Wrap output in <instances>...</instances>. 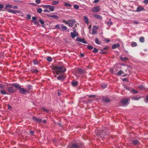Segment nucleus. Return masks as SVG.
Wrapping results in <instances>:
<instances>
[{"label": "nucleus", "instance_id": "obj_1", "mask_svg": "<svg viewBox=\"0 0 148 148\" xmlns=\"http://www.w3.org/2000/svg\"><path fill=\"white\" fill-rule=\"evenodd\" d=\"M51 68L54 70V73H56V75H59L64 73L66 71V69L63 65H56L52 66Z\"/></svg>", "mask_w": 148, "mask_h": 148}, {"label": "nucleus", "instance_id": "obj_2", "mask_svg": "<svg viewBox=\"0 0 148 148\" xmlns=\"http://www.w3.org/2000/svg\"><path fill=\"white\" fill-rule=\"evenodd\" d=\"M12 85L16 88H17L19 89V92L21 94L25 95L26 93L29 92V90H27L23 88H21V86L19 84L14 83L12 84Z\"/></svg>", "mask_w": 148, "mask_h": 148}, {"label": "nucleus", "instance_id": "obj_3", "mask_svg": "<svg viewBox=\"0 0 148 148\" xmlns=\"http://www.w3.org/2000/svg\"><path fill=\"white\" fill-rule=\"evenodd\" d=\"M71 148H82V144L79 143H73L71 146Z\"/></svg>", "mask_w": 148, "mask_h": 148}, {"label": "nucleus", "instance_id": "obj_4", "mask_svg": "<svg viewBox=\"0 0 148 148\" xmlns=\"http://www.w3.org/2000/svg\"><path fill=\"white\" fill-rule=\"evenodd\" d=\"M75 23V20L73 19L70 20L68 21L67 24L68 25L69 27H71L73 26L74 23Z\"/></svg>", "mask_w": 148, "mask_h": 148}, {"label": "nucleus", "instance_id": "obj_5", "mask_svg": "<svg viewBox=\"0 0 148 148\" xmlns=\"http://www.w3.org/2000/svg\"><path fill=\"white\" fill-rule=\"evenodd\" d=\"M100 9V7L99 6H95L93 7L92 8V11L94 12H96L99 11Z\"/></svg>", "mask_w": 148, "mask_h": 148}, {"label": "nucleus", "instance_id": "obj_6", "mask_svg": "<svg viewBox=\"0 0 148 148\" xmlns=\"http://www.w3.org/2000/svg\"><path fill=\"white\" fill-rule=\"evenodd\" d=\"M73 32H71V35L72 38H75V37L77 36L78 35V33L75 30H74Z\"/></svg>", "mask_w": 148, "mask_h": 148}, {"label": "nucleus", "instance_id": "obj_7", "mask_svg": "<svg viewBox=\"0 0 148 148\" xmlns=\"http://www.w3.org/2000/svg\"><path fill=\"white\" fill-rule=\"evenodd\" d=\"M130 100L129 99L127 98H125L123 99L121 101V103L124 105L126 104L127 103H128V101H129Z\"/></svg>", "mask_w": 148, "mask_h": 148}, {"label": "nucleus", "instance_id": "obj_8", "mask_svg": "<svg viewBox=\"0 0 148 148\" xmlns=\"http://www.w3.org/2000/svg\"><path fill=\"white\" fill-rule=\"evenodd\" d=\"M32 119L34 121H36L38 123H41L42 121V120L39 118H37L35 116L32 118Z\"/></svg>", "mask_w": 148, "mask_h": 148}, {"label": "nucleus", "instance_id": "obj_9", "mask_svg": "<svg viewBox=\"0 0 148 148\" xmlns=\"http://www.w3.org/2000/svg\"><path fill=\"white\" fill-rule=\"evenodd\" d=\"M76 40L77 41L80 42L84 44H86L87 43V42L85 40L84 38L81 39L79 37H77L76 38Z\"/></svg>", "mask_w": 148, "mask_h": 148}, {"label": "nucleus", "instance_id": "obj_10", "mask_svg": "<svg viewBox=\"0 0 148 148\" xmlns=\"http://www.w3.org/2000/svg\"><path fill=\"white\" fill-rule=\"evenodd\" d=\"M7 89L10 93H13L15 91L14 88L13 87H8Z\"/></svg>", "mask_w": 148, "mask_h": 148}, {"label": "nucleus", "instance_id": "obj_11", "mask_svg": "<svg viewBox=\"0 0 148 148\" xmlns=\"http://www.w3.org/2000/svg\"><path fill=\"white\" fill-rule=\"evenodd\" d=\"M97 29V27L96 26H93V28H92V34L95 35L97 33L96 30Z\"/></svg>", "mask_w": 148, "mask_h": 148}, {"label": "nucleus", "instance_id": "obj_12", "mask_svg": "<svg viewBox=\"0 0 148 148\" xmlns=\"http://www.w3.org/2000/svg\"><path fill=\"white\" fill-rule=\"evenodd\" d=\"M77 72L80 73V74L83 75L86 73V71L85 70H82L81 69H78L77 70Z\"/></svg>", "mask_w": 148, "mask_h": 148}, {"label": "nucleus", "instance_id": "obj_13", "mask_svg": "<svg viewBox=\"0 0 148 148\" xmlns=\"http://www.w3.org/2000/svg\"><path fill=\"white\" fill-rule=\"evenodd\" d=\"M144 8L142 7H139L137 8L136 11L140 12L142 11H144Z\"/></svg>", "mask_w": 148, "mask_h": 148}, {"label": "nucleus", "instance_id": "obj_14", "mask_svg": "<svg viewBox=\"0 0 148 148\" xmlns=\"http://www.w3.org/2000/svg\"><path fill=\"white\" fill-rule=\"evenodd\" d=\"M120 47V45L119 43H117L116 44H114L112 46V49H115L117 47Z\"/></svg>", "mask_w": 148, "mask_h": 148}, {"label": "nucleus", "instance_id": "obj_15", "mask_svg": "<svg viewBox=\"0 0 148 148\" xmlns=\"http://www.w3.org/2000/svg\"><path fill=\"white\" fill-rule=\"evenodd\" d=\"M71 83L73 86L74 87L76 86L78 84V82L75 80L73 81Z\"/></svg>", "mask_w": 148, "mask_h": 148}, {"label": "nucleus", "instance_id": "obj_16", "mask_svg": "<svg viewBox=\"0 0 148 148\" xmlns=\"http://www.w3.org/2000/svg\"><path fill=\"white\" fill-rule=\"evenodd\" d=\"M47 16L48 17H51L54 18L56 19V20L58 19L59 18V17L58 16H57L56 15H55V14H53V15H48Z\"/></svg>", "mask_w": 148, "mask_h": 148}, {"label": "nucleus", "instance_id": "obj_17", "mask_svg": "<svg viewBox=\"0 0 148 148\" xmlns=\"http://www.w3.org/2000/svg\"><path fill=\"white\" fill-rule=\"evenodd\" d=\"M140 97L138 95L135 96L133 97L132 98L134 100H138L140 99Z\"/></svg>", "mask_w": 148, "mask_h": 148}, {"label": "nucleus", "instance_id": "obj_18", "mask_svg": "<svg viewBox=\"0 0 148 148\" xmlns=\"http://www.w3.org/2000/svg\"><path fill=\"white\" fill-rule=\"evenodd\" d=\"M18 10H14L12 9H10L8 11L9 12L13 14H16V12H18Z\"/></svg>", "mask_w": 148, "mask_h": 148}, {"label": "nucleus", "instance_id": "obj_19", "mask_svg": "<svg viewBox=\"0 0 148 148\" xmlns=\"http://www.w3.org/2000/svg\"><path fill=\"white\" fill-rule=\"evenodd\" d=\"M102 100L104 102H107V103L109 102L110 101L109 99L107 97L102 98Z\"/></svg>", "mask_w": 148, "mask_h": 148}, {"label": "nucleus", "instance_id": "obj_20", "mask_svg": "<svg viewBox=\"0 0 148 148\" xmlns=\"http://www.w3.org/2000/svg\"><path fill=\"white\" fill-rule=\"evenodd\" d=\"M64 77L63 75H59L57 79L59 80H62L64 79Z\"/></svg>", "mask_w": 148, "mask_h": 148}, {"label": "nucleus", "instance_id": "obj_21", "mask_svg": "<svg viewBox=\"0 0 148 148\" xmlns=\"http://www.w3.org/2000/svg\"><path fill=\"white\" fill-rule=\"evenodd\" d=\"M102 41L105 42V43H108L110 41L109 38H102Z\"/></svg>", "mask_w": 148, "mask_h": 148}, {"label": "nucleus", "instance_id": "obj_22", "mask_svg": "<svg viewBox=\"0 0 148 148\" xmlns=\"http://www.w3.org/2000/svg\"><path fill=\"white\" fill-rule=\"evenodd\" d=\"M133 143L135 145H137L139 144V142L137 140H134L133 141Z\"/></svg>", "mask_w": 148, "mask_h": 148}, {"label": "nucleus", "instance_id": "obj_23", "mask_svg": "<svg viewBox=\"0 0 148 148\" xmlns=\"http://www.w3.org/2000/svg\"><path fill=\"white\" fill-rule=\"evenodd\" d=\"M12 8V5H11L8 4L6 5L5 7V9H7L8 8Z\"/></svg>", "mask_w": 148, "mask_h": 148}, {"label": "nucleus", "instance_id": "obj_24", "mask_svg": "<svg viewBox=\"0 0 148 148\" xmlns=\"http://www.w3.org/2000/svg\"><path fill=\"white\" fill-rule=\"evenodd\" d=\"M139 40L141 42H143L145 41L144 38L143 36L140 37L139 38Z\"/></svg>", "mask_w": 148, "mask_h": 148}, {"label": "nucleus", "instance_id": "obj_25", "mask_svg": "<svg viewBox=\"0 0 148 148\" xmlns=\"http://www.w3.org/2000/svg\"><path fill=\"white\" fill-rule=\"evenodd\" d=\"M54 7L53 6H51L50 5H49V6L48 8V9H49L50 11H54Z\"/></svg>", "mask_w": 148, "mask_h": 148}, {"label": "nucleus", "instance_id": "obj_26", "mask_svg": "<svg viewBox=\"0 0 148 148\" xmlns=\"http://www.w3.org/2000/svg\"><path fill=\"white\" fill-rule=\"evenodd\" d=\"M61 28L63 30H66L67 29V27L64 25L63 24L61 25Z\"/></svg>", "mask_w": 148, "mask_h": 148}, {"label": "nucleus", "instance_id": "obj_27", "mask_svg": "<svg viewBox=\"0 0 148 148\" xmlns=\"http://www.w3.org/2000/svg\"><path fill=\"white\" fill-rule=\"evenodd\" d=\"M84 20L86 23L88 24V19L86 16L84 17Z\"/></svg>", "mask_w": 148, "mask_h": 148}, {"label": "nucleus", "instance_id": "obj_28", "mask_svg": "<svg viewBox=\"0 0 148 148\" xmlns=\"http://www.w3.org/2000/svg\"><path fill=\"white\" fill-rule=\"evenodd\" d=\"M137 44L136 42H132L131 44V46L132 47H135L137 46Z\"/></svg>", "mask_w": 148, "mask_h": 148}, {"label": "nucleus", "instance_id": "obj_29", "mask_svg": "<svg viewBox=\"0 0 148 148\" xmlns=\"http://www.w3.org/2000/svg\"><path fill=\"white\" fill-rule=\"evenodd\" d=\"M95 42L96 43L98 44H100L101 43V42L99 41V40L97 38H96L95 40Z\"/></svg>", "mask_w": 148, "mask_h": 148}, {"label": "nucleus", "instance_id": "obj_30", "mask_svg": "<svg viewBox=\"0 0 148 148\" xmlns=\"http://www.w3.org/2000/svg\"><path fill=\"white\" fill-rule=\"evenodd\" d=\"M124 86L126 90L129 91L130 92V91L132 89V88L128 86Z\"/></svg>", "mask_w": 148, "mask_h": 148}, {"label": "nucleus", "instance_id": "obj_31", "mask_svg": "<svg viewBox=\"0 0 148 148\" xmlns=\"http://www.w3.org/2000/svg\"><path fill=\"white\" fill-rule=\"evenodd\" d=\"M130 92H132L134 94H136V93H138V91L134 90V89L132 88V89L130 91Z\"/></svg>", "mask_w": 148, "mask_h": 148}, {"label": "nucleus", "instance_id": "obj_32", "mask_svg": "<svg viewBox=\"0 0 148 148\" xmlns=\"http://www.w3.org/2000/svg\"><path fill=\"white\" fill-rule=\"evenodd\" d=\"M123 73V72L122 71L120 70L116 73V75H122Z\"/></svg>", "mask_w": 148, "mask_h": 148}, {"label": "nucleus", "instance_id": "obj_33", "mask_svg": "<svg viewBox=\"0 0 148 148\" xmlns=\"http://www.w3.org/2000/svg\"><path fill=\"white\" fill-rule=\"evenodd\" d=\"M41 6L42 7H43L45 8L46 9H48L49 7V5H42Z\"/></svg>", "mask_w": 148, "mask_h": 148}, {"label": "nucleus", "instance_id": "obj_34", "mask_svg": "<svg viewBox=\"0 0 148 148\" xmlns=\"http://www.w3.org/2000/svg\"><path fill=\"white\" fill-rule=\"evenodd\" d=\"M59 3V1H53L52 2V4L53 5H57Z\"/></svg>", "mask_w": 148, "mask_h": 148}, {"label": "nucleus", "instance_id": "obj_35", "mask_svg": "<svg viewBox=\"0 0 148 148\" xmlns=\"http://www.w3.org/2000/svg\"><path fill=\"white\" fill-rule=\"evenodd\" d=\"M42 11V10L41 8H39L37 10V12L39 13H40Z\"/></svg>", "mask_w": 148, "mask_h": 148}, {"label": "nucleus", "instance_id": "obj_36", "mask_svg": "<svg viewBox=\"0 0 148 148\" xmlns=\"http://www.w3.org/2000/svg\"><path fill=\"white\" fill-rule=\"evenodd\" d=\"M32 72L33 73H37L38 72V71L37 69H35L34 70H32Z\"/></svg>", "mask_w": 148, "mask_h": 148}, {"label": "nucleus", "instance_id": "obj_37", "mask_svg": "<svg viewBox=\"0 0 148 148\" xmlns=\"http://www.w3.org/2000/svg\"><path fill=\"white\" fill-rule=\"evenodd\" d=\"M64 5L66 6L70 7L71 6V5L65 2L64 3Z\"/></svg>", "mask_w": 148, "mask_h": 148}, {"label": "nucleus", "instance_id": "obj_38", "mask_svg": "<svg viewBox=\"0 0 148 148\" xmlns=\"http://www.w3.org/2000/svg\"><path fill=\"white\" fill-rule=\"evenodd\" d=\"M34 64V65L37 64H38V62L36 60H35L33 61Z\"/></svg>", "mask_w": 148, "mask_h": 148}, {"label": "nucleus", "instance_id": "obj_39", "mask_svg": "<svg viewBox=\"0 0 148 148\" xmlns=\"http://www.w3.org/2000/svg\"><path fill=\"white\" fill-rule=\"evenodd\" d=\"M1 93L2 95H5L7 94V93L5 92L4 90H2L1 91Z\"/></svg>", "mask_w": 148, "mask_h": 148}, {"label": "nucleus", "instance_id": "obj_40", "mask_svg": "<svg viewBox=\"0 0 148 148\" xmlns=\"http://www.w3.org/2000/svg\"><path fill=\"white\" fill-rule=\"evenodd\" d=\"M47 60L49 62H51L52 61L51 58L50 57H48L47 58Z\"/></svg>", "mask_w": 148, "mask_h": 148}, {"label": "nucleus", "instance_id": "obj_41", "mask_svg": "<svg viewBox=\"0 0 148 148\" xmlns=\"http://www.w3.org/2000/svg\"><path fill=\"white\" fill-rule=\"evenodd\" d=\"M73 7L76 9H78L79 8V6L77 5H74Z\"/></svg>", "mask_w": 148, "mask_h": 148}, {"label": "nucleus", "instance_id": "obj_42", "mask_svg": "<svg viewBox=\"0 0 148 148\" xmlns=\"http://www.w3.org/2000/svg\"><path fill=\"white\" fill-rule=\"evenodd\" d=\"M87 48L89 50H91L92 49L93 47L90 45H88L87 46Z\"/></svg>", "mask_w": 148, "mask_h": 148}, {"label": "nucleus", "instance_id": "obj_43", "mask_svg": "<svg viewBox=\"0 0 148 148\" xmlns=\"http://www.w3.org/2000/svg\"><path fill=\"white\" fill-rule=\"evenodd\" d=\"M92 51L94 53H96L98 52V50L96 48H94V49Z\"/></svg>", "mask_w": 148, "mask_h": 148}, {"label": "nucleus", "instance_id": "obj_44", "mask_svg": "<svg viewBox=\"0 0 148 148\" xmlns=\"http://www.w3.org/2000/svg\"><path fill=\"white\" fill-rule=\"evenodd\" d=\"M5 88V86L3 85L0 84V89H3Z\"/></svg>", "mask_w": 148, "mask_h": 148}, {"label": "nucleus", "instance_id": "obj_45", "mask_svg": "<svg viewBox=\"0 0 148 148\" xmlns=\"http://www.w3.org/2000/svg\"><path fill=\"white\" fill-rule=\"evenodd\" d=\"M31 18V16L29 14H28L27 15L26 18L28 19H30Z\"/></svg>", "mask_w": 148, "mask_h": 148}, {"label": "nucleus", "instance_id": "obj_46", "mask_svg": "<svg viewBox=\"0 0 148 148\" xmlns=\"http://www.w3.org/2000/svg\"><path fill=\"white\" fill-rule=\"evenodd\" d=\"M87 96L89 98H94L96 97V95H88Z\"/></svg>", "mask_w": 148, "mask_h": 148}, {"label": "nucleus", "instance_id": "obj_47", "mask_svg": "<svg viewBox=\"0 0 148 148\" xmlns=\"http://www.w3.org/2000/svg\"><path fill=\"white\" fill-rule=\"evenodd\" d=\"M39 21L40 23L42 25H43L44 24V21L41 19H40Z\"/></svg>", "mask_w": 148, "mask_h": 148}, {"label": "nucleus", "instance_id": "obj_48", "mask_svg": "<svg viewBox=\"0 0 148 148\" xmlns=\"http://www.w3.org/2000/svg\"><path fill=\"white\" fill-rule=\"evenodd\" d=\"M55 28H58L59 29H60V27L59 26V25L58 24L57 25L55 26Z\"/></svg>", "mask_w": 148, "mask_h": 148}, {"label": "nucleus", "instance_id": "obj_49", "mask_svg": "<svg viewBox=\"0 0 148 148\" xmlns=\"http://www.w3.org/2000/svg\"><path fill=\"white\" fill-rule=\"evenodd\" d=\"M27 87L29 89H32V86L30 84H29L27 85Z\"/></svg>", "mask_w": 148, "mask_h": 148}, {"label": "nucleus", "instance_id": "obj_50", "mask_svg": "<svg viewBox=\"0 0 148 148\" xmlns=\"http://www.w3.org/2000/svg\"><path fill=\"white\" fill-rule=\"evenodd\" d=\"M143 2L146 4H148V0H144Z\"/></svg>", "mask_w": 148, "mask_h": 148}, {"label": "nucleus", "instance_id": "obj_51", "mask_svg": "<svg viewBox=\"0 0 148 148\" xmlns=\"http://www.w3.org/2000/svg\"><path fill=\"white\" fill-rule=\"evenodd\" d=\"M107 86V85L106 84H104L102 85V88H105Z\"/></svg>", "mask_w": 148, "mask_h": 148}, {"label": "nucleus", "instance_id": "obj_52", "mask_svg": "<svg viewBox=\"0 0 148 148\" xmlns=\"http://www.w3.org/2000/svg\"><path fill=\"white\" fill-rule=\"evenodd\" d=\"M36 3L37 4H39L41 1L40 0H36Z\"/></svg>", "mask_w": 148, "mask_h": 148}, {"label": "nucleus", "instance_id": "obj_53", "mask_svg": "<svg viewBox=\"0 0 148 148\" xmlns=\"http://www.w3.org/2000/svg\"><path fill=\"white\" fill-rule=\"evenodd\" d=\"M34 23L35 24H36V25H39V23L37 21H34Z\"/></svg>", "mask_w": 148, "mask_h": 148}, {"label": "nucleus", "instance_id": "obj_54", "mask_svg": "<svg viewBox=\"0 0 148 148\" xmlns=\"http://www.w3.org/2000/svg\"><path fill=\"white\" fill-rule=\"evenodd\" d=\"M128 59V58L126 57H124L123 59H122V60L123 61H125L127 60Z\"/></svg>", "mask_w": 148, "mask_h": 148}, {"label": "nucleus", "instance_id": "obj_55", "mask_svg": "<svg viewBox=\"0 0 148 148\" xmlns=\"http://www.w3.org/2000/svg\"><path fill=\"white\" fill-rule=\"evenodd\" d=\"M32 19L33 21H34L36 20L37 18L36 17L33 16L32 17Z\"/></svg>", "mask_w": 148, "mask_h": 148}, {"label": "nucleus", "instance_id": "obj_56", "mask_svg": "<svg viewBox=\"0 0 148 148\" xmlns=\"http://www.w3.org/2000/svg\"><path fill=\"white\" fill-rule=\"evenodd\" d=\"M99 1V0H95L92 3H97Z\"/></svg>", "mask_w": 148, "mask_h": 148}, {"label": "nucleus", "instance_id": "obj_57", "mask_svg": "<svg viewBox=\"0 0 148 148\" xmlns=\"http://www.w3.org/2000/svg\"><path fill=\"white\" fill-rule=\"evenodd\" d=\"M95 17L96 18H101V16L99 15H96L95 16Z\"/></svg>", "mask_w": 148, "mask_h": 148}, {"label": "nucleus", "instance_id": "obj_58", "mask_svg": "<svg viewBox=\"0 0 148 148\" xmlns=\"http://www.w3.org/2000/svg\"><path fill=\"white\" fill-rule=\"evenodd\" d=\"M42 110L43 111H45V112H47V110L46 108H44V107H42Z\"/></svg>", "mask_w": 148, "mask_h": 148}, {"label": "nucleus", "instance_id": "obj_59", "mask_svg": "<svg viewBox=\"0 0 148 148\" xmlns=\"http://www.w3.org/2000/svg\"><path fill=\"white\" fill-rule=\"evenodd\" d=\"M107 53V51L106 50V51H104L103 50H102V54H105Z\"/></svg>", "mask_w": 148, "mask_h": 148}, {"label": "nucleus", "instance_id": "obj_60", "mask_svg": "<svg viewBox=\"0 0 148 148\" xmlns=\"http://www.w3.org/2000/svg\"><path fill=\"white\" fill-rule=\"evenodd\" d=\"M44 12H50V11L49 10H47V9H45L44 10Z\"/></svg>", "mask_w": 148, "mask_h": 148}, {"label": "nucleus", "instance_id": "obj_61", "mask_svg": "<svg viewBox=\"0 0 148 148\" xmlns=\"http://www.w3.org/2000/svg\"><path fill=\"white\" fill-rule=\"evenodd\" d=\"M144 88V86L142 85H141L139 87V88H140V89H143V88Z\"/></svg>", "mask_w": 148, "mask_h": 148}, {"label": "nucleus", "instance_id": "obj_62", "mask_svg": "<svg viewBox=\"0 0 148 148\" xmlns=\"http://www.w3.org/2000/svg\"><path fill=\"white\" fill-rule=\"evenodd\" d=\"M108 47H105L103 48V49H102V50H106L107 49H108Z\"/></svg>", "mask_w": 148, "mask_h": 148}, {"label": "nucleus", "instance_id": "obj_63", "mask_svg": "<svg viewBox=\"0 0 148 148\" xmlns=\"http://www.w3.org/2000/svg\"><path fill=\"white\" fill-rule=\"evenodd\" d=\"M4 7L3 5L2 4H0V9H2Z\"/></svg>", "mask_w": 148, "mask_h": 148}, {"label": "nucleus", "instance_id": "obj_64", "mask_svg": "<svg viewBox=\"0 0 148 148\" xmlns=\"http://www.w3.org/2000/svg\"><path fill=\"white\" fill-rule=\"evenodd\" d=\"M30 134H31V135H33L34 133V132L33 131H31L30 132Z\"/></svg>", "mask_w": 148, "mask_h": 148}]
</instances>
